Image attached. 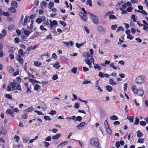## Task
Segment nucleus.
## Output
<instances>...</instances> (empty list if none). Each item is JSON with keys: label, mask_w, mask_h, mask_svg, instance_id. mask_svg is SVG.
Returning <instances> with one entry per match:
<instances>
[{"label": "nucleus", "mask_w": 148, "mask_h": 148, "mask_svg": "<svg viewBox=\"0 0 148 148\" xmlns=\"http://www.w3.org/2000/svg\"><path fill=\"white\" fill-rule=\"evenodd\" d=\"M117 26L116 25H112L111 26V29L112 30H114L116 28Z\"/></svg>", "instance_id": "obj_62"}, {"label": "nucleus", "mask_w": 148, "mask_h": 148, "mask_svg": "<svg viewBox=\"0 0 148 148\" xmlns=\"http://www.w3.org/2000/svg\"><path fill=\"white\" fill-rule=\"evenodd\" d=\"M77 70V68L75 67H73V68L71 69V71L74 74L76 73V72Z\"/></svg>", "instance_id": "obj_41"}, {"label": "nucleus", "mask_w": 148, "mask_h": 148, "mask_svg": "<svg viewBox=\"0 0 148 148\" xmlns=\"http://www.w3.org/2000/svg\"><path fill=\"white\" fill-rule=\"evenodd\" d=\"M86 123L85 122H83L80 123L79 125L76 126V128L80 130L85 125Z\"/></svg>", "instance_id": "obj_8"}, {"label": "nucleus", "mask_w": 148, "mask_h": 148, "mask_svg": "<svg viewBox=\"0 0 148 148\" xmlns=\"http://www.w3.org/2000/svg\"><path fill=\"white\" fill-rule=\"evenodd\" d=\"M31 24H30V25L29 27H28V26H27V27H28V29H32L33 26H32V25L34 23V21L33 20H31V21L30 22Z\"/></svg>", "instance_id": "obj_44"}, {"label": "nucleus", "mask_w": 148, "mask_h": 148, "mask_svg": "<svg viewBox=\"0 0 148 148\" xmlns=\"http://www.w3.org/2000/svg\"><path fill=\"white\" fill-rule=\"evenodd\" d=\"M16 58L20 63L23 64V58L19 55L17 56Z\"/></svg>", "instance_id": "obj_12"}, {"label": "nucleus", "mask_w": 148, "mask_h": 148, "mask_svg": "<svg viewBox=\"0 0 148 148\" xmlns=\"http://www.w3.org/2000/svg\"><path fill=\"white\" fill-rule=\"evenodd\" d=\"M22 30L24 31V33L25 35H28L30 33V32L28 30H25V28H23L22 29Z\"/></svg>", "instance_id": "obj_23"}, {"label": "nucleus", "mask_w": 148, "mask_h": 148, "mask_svg": "<svg viewBox=\"0 0 148 148\" xmlns=\"http://www.w3.org/2000/svg\"><path fill=\"white\" fill-rule=\"evenodd\" d=\"M3 14L4 16H8L10 15V13L8 12H3Z\"/></svg>", "instance_id": "obj_46"}, {"label": "nucleus", "mask_w": 148, "mask_h": 148, "mask_svg": "<svg viewBox=\"0 0 148 148\" xmlns=\"http://www.w3.org/2000/svg\"><path fill=\"white\" fill-rule=\"evenodd\" d=\"M90 143L91 145L94 146H97L99 145L98 140L96 138L91 139L90 140Z\"/></svg>", "instance_id": "obj_2"}, {"label": "nucleus", "mask_w": 148, "mask_h": 148, "mask_svg": "<svg viewBox=\"0 0 148 148\" xmlns=\"http://www.w3.org/2000/svg\"><path fill=\"white\" fill-rule=\"evenodd\" d=\"M30 20V19L28 17H26L24 20V22L23 23V25H24L27 24V22H29Z\"/></svg>", "instance_id": "obj_15"}, {"label": "nucleus", "mask_w": 148, "mask_h": 148, "mask_svg": "<svg viewBox=\"0 0 148 148\" xmlns=\"http://www.w3.org/2000/svg\"><path fill=\"white\" fill-rule=\"evenodd\" d=\"M140 124L142 126H145L146 125V123L145 121H141L140 122Z\"/></svg>", "instance_id": "obj_57"}, {"label": "nucleus", "mask_w": 148, "mask_h": 148, "mask_svg": "<svg viewBox=\"0 0 148 148\" xmlns=\"http://www.w3.org/2000/svg\"><path fill=\"white\" fill-rule=\"evenodd\" d=\"M18 53L22 57L24 56L25 55V52L23 51L22 49H20L18 50Z\"/></svg>", "instance_id": "obj_10"}, {"label": "nucleus", "mask_w": 148, "mask_h": 148, "mask_svg": "<svg viewBox=\"0 0 148 148\" xmlns=\"http://www.w3.org/2000/svg\"><path fill=\"white\" fill-rule=\"evenodd\" d=\"M122 7H120L119 8V9L121 10H125L126 7V5L125 3H124L122 5Z\"/></svg>", "instance_id": "obj_31"}, {"label": "nucleus", "mask_w": 148, "mask_h": 148, "mask_svg": "<svg viewBox=\"0 0 148 148\" xmlns=\"http://www.w3.org/2000/svg\"><path fill=\"white\" fill-rule=\"evenodd\" d=\"M59 23L61 25H63L64 27H65L66 25V23L64 21H60Z\"/></svg>", "instance_id": "obj_50"}, {"label": "nucleus", "mask_w": 148, "mask_h": 148, "mask_svg": "<svg viewBox=\"0 0 148 148\" xmlns=\"http://www.w3.org/2000/svg\"><path fill=\"white\" fill-rule=\"evenodd\" d=\"M34 109V108H33L32 107H31L29 108H27L24 111V113L25 114V112H29L32 111Z\"/></svg>", "instance_id": "obj_20"}, {"label": "nucleus", "mask_w": 148, "mask_h": 148, "mask_svg": "<svg viewBox=\"0 0 148 148\" xmlns=\"http://www.w3.org/2000/svg\"><path fill=\"white\" fill-rule=\"evenodd\" d=\"M2 35L3 36V37H4L5 36L7 33L6 30L5 29H3L2 32Z\"/></svg>", "instance_id": "obj_32"}, {"label": "nucleus", "mask_w": 148, "mask_h": 148, "mask_svg": "<svg viewBox=\"0 0 148 148\" xmlns=\"http://www.w3.org/2000/svg\"><path fill=\"white\" fill-rule=\"evenodd\" d=\"M47 3L45 1H42L41 3V8L43 9V8H46L47 6Z\"/></svg>", "instance_id": "obj_19"}, {"label": "nucleus", "mask_w": 148, "mask_h": 148, "mask_svg": "<svg viewBox=\"0 0 148 148\" xmlns=\"http://www.w3.org/2000/svg\"><path fill=\"white\" fill-rule=\"evenodd\" d=\"M53 66L57 69L60 67V65L59 64V63L57 62L53 65Z\"/></svg>", "instance_id": "obj_28"}, {"label": "nucleus", "mask_w": 148, "mask_h": 148, "mask_svg": "<svg viewBox=\"0 0 148 148\" xmlns=\"http://www.w3.org/2000/svg\"><path fill=\"white\" fill-rule=\"evenodd\" d=\"M50 26L51 28H52L54 26L57 25L58 24L57 22L56 21L53 20L51 21V20L50 19Z\"/></svg>", "instance_id": "obj_7"}, {"label": "nucleus", "mask_w": 148, "mask_h": 148, "mask_svg": "<svg viewBox=\"0 0 148 148\" xmlns=\"http://www.w3.org/2000/svg\"><path fill=\"white\" fill-rule=\"evenodd\" d=\"M79 107V104L78 103H76L75 104L74 107L75 108L77 109Z\"/></svg>", "instance_id": "obj_56"}, {"label": "nucleus", "mask_w": 148, "mask_h": 148, "mask_svg": "<svg viewBox=\"0 0 148 148\" xmlns=\"http://www.w3.org/2000/svg\"><path fill=\"white\" fill-rule=\"evenodd\" d=\"M54 5V3L53 2H49V3L48 7L49 9H51Z\"/></svg>", "instance_id": "obj_37"}, {"label": "nucleus", "mask_w": 148, "mask_h": 148, "mask_svg": "<svg viewBox=\"0 0 148 148\" xmlns=\"http://www.w3.org/2000/svg\"><path fill=\"white\" fill-rule=\"evenodd\" d=\"M132 89L133 91L135 93H136V92L138 91L136 88V87L135 86H133Z\"/></svg>", "instance_id": "obj_38"}, {"label": "nucleus", "mask_w": 148, "mask_h": 148, "mask_svg": "<svg viewBox=\"0 0 148 148\" xmlns=\"http://www.w3.org/2000/svg\"><path fill=\"white\" fill-rule=\"evenodd\" d=\"M44 118L46 121H51V119L48 116H44Z\"/></svg>", "instance_id": "obj_34"}, {"label": "nucleus", "mask_w": 148, "mask_h": 148, "mask_svg": "<svg viewBox=\"0 0 148 148\" xmlns=\"http://www.w3.org/2000/svg\"><path fill=\"white\" fill-rule=\"evenodd\" d=\"M88 13L90 14V18L92 20V21L95 24H98V22L97 17L90 12H88Z\"/></svg>", "instance_id": "obj_4"}, {"label": "nucleus", "mask_w": 148, "mask_h": 148, "mask_svg": "<svg viewBox=\"0 0 148 148\" xmlns=\"http://www.w3.org/2000/svg\"><path fill=\"white\" fill-rule=\"evenodd\" d=\"M145 79V77L143 75H141L138 77L136 79V82L138 84H142L144 83Z\"/></svg>", "instance_id": "obj_1"}, {"label": "nucleus", "mask_w": 148, "mask_h": 148, "mask_svg": "<svg viewBox=\"0 0 148 148\" xmlns=\"http://www.w3.org/2000/svg\"><path fill=\"white\" fill-rule=\"evenodd\" d=\"M56 114V112L55 110H52L50 111L49 112V114H51V115H53V114Z\"/></svg>", "instance_id": "obj_61"}, {"label": "nucleus", "mask_w": 148, "mask_h": 148, "mask_svg": "<svg viewBox=\"0 0 148 148\" xmlns=\"http://www.w3.org/2000/svg\"><path fill=\"white\" fill-rule=\"evenodd\" d=\"M123 27L121 26L119 27H118L117 30H116V31L117 32H119L120 31H123Z\"/></svg>", "instance_id": "obj_54"}, {"label": "nucleus", "mask_w": 148, "mask_h": 148, "mask_svg": "<svg viewBox=\"0 0 148 148\" xmlns=\"http://www.w3.org/2000/svg\"><path fill=\"white\" fill-rule=\"evenodd\" d=\"M43 144H44L45 146L46 147H47L50 145V144L49 143H48L47 142H46V141L44 142Z\"/></svg>", "instance_id": "obj_48"}, {"label": "nucleus", "mask_w": 148, "mask_h": 148, "mask_svg": "<svg viewBox=\"0 0 148 148\" xmlns=\"http://www.w3.org/2000/svg\"><path fill=\"white\" fill-rule=\"evenodd\" d=\"M29 139V138L27 136L24 137L23 138V142L24 143H26Z\"/></svg>", "instance_id": "obj_27"}, {"label": "nucleus", "mask_w": 148, "mask_h": 148, "mask_svg": "<svg viewBox=\"0 0 148 148\" xmlns=\"http://www.w3.org/2000/svg\"><path fill=\"white\" fill-rule=\"evenodd\" d=\"M127 119L130 120V122H133L134 121V117L133 116H127Z\"/></svg>", "instance_id": "obj_26"}, {"label": "nucleus", "mask_w": 148, "mask_h": 148, "mask_svg": "<svg viewBox=\"0 0 148 148\" xmlns=\"http://www.w3.org/2000/svg\"><path fill=\"white\" fill-rule=\"evenodd\" d=\"M133 36H132V35L129 34L127 36V38L130 40H132L133 38Z\"/></svg>", "instance_id": "obj_53"}, {"label": "nucleus", "mask_w": 148, "mask_h": 148, "mask_svg": "<svg viewBox=\"0 0 148 148\" xmlns=\"http://www.w3.org/2000/svg\"><path fill=\"white\" fill-rule=\"evenodd\" d=\"M34 64L36 66H39L41 65V64L40 63H38L37 62H34Z\"/></svg>", "instance_id": "obj_64"}, {"label": "nucleus", "mask_w": 148, "mask_h": 148, "mask_svg": "<svg viewBox=\"0 0 148 148\" xmlns=\"http://www.w3.org/2000/svg\"><path fill=\"white\" fill-rule=\"evenodd\" d=\"M10 86H11L12 90H14L15 89L16 84L15 82H11L10 83Z\"/></svg>", "instance_id": "obj_13"}, {"label": "nucleus", "mask_w": 148, "mask_h": 148, "mask_svg": "<svg viewBox=\"0 0 148 148\" xmlns=\"http://www.w3.org/2000/svg\"><path fill=\"white\" fill-rule=\"evenodd\" d=\"M15 8H14L12 7L9 8L8 10L11 13H14L16 12Z\"/></svg>", "instance_id": "obj_22"}, {"label": "nucleus", "mask_w": 148, "mask_h": 148, "mask_svg": "<svg viewBox=\"0 0 148 148\" xmlns=\"http://www.w3.org/2000/svg\"><path fill=\"white\" fill-rule=\"evenodd\" d=\"M144 139L143 138H139L137 141V143H143L144 142Z\"/></svg>", "instance_id": "obj_36"}, {"label": "nucleus", "mask_w": 148, "mask_h": 148, "mask_svg": "<svg viewBox=\"0 0 148 148\" xmlns=\"http://www.w3.org/2000/svg\"><path fill=\"white\" fill-rule=\"evenodd\" d=\"M79 13V16L84 21H86L87 20V16L86 15L83 14L82 12Z\"/></svg>", "instance_id": "obj_6"}, {"label": "nucleus", "mask_w": 148, "mask_h": 148, "mask_svg": "<svg viewBox=\"0 0 148 148\" xmlns=\"http://www.w3.org/2000/svg\"><path fill=\"white\" fill-rule=\"evenodd\" d=\"M40 29H41V30L42 31H46L47 29L44 27V26L43 25H41L40 26Z\"/></svg>", "instance_id": "obj_59"}, {"label": "nucleus", "mask_w": 148, "mask_h": 148, "mask_svg": "<svg viewBox=\"0 0 148 148\" xmlns=\"http://www.w3.org/2000/svg\"><path fill=\"white\" fill-rule=\"evenodd\" d=\"M15 50V48L13 47H10L9 49V51L10 52H11L12 53H13L14 52V51Z\"/></svg>", "instance_id": "obj_45"}, {"label": "nucleus", "mask_w": 148, "mask_h": 148, "mask_svg": "<svg viewBox=\"0 0 148 148\" xmlns=\"http://www.w3.org/2000/svg\"><path fill=\"white\" fill-rule=\"evenodd\" d=\"M85 62L87 64H88L90 68L92 67V64L90 63V61L89 59L87 58L85 60Z\"/></svg>", "instance_id": "obj_16"}, {"label": "nucleus", "mask_w": 148, "mask_h": 148, "mask_svg": "<svg viewBox=\"0 0 148 148\" xmlns=\"http://www.w3.org/2000/svg\"><path fill=\"white\" fill-rule=\"evenodd\" d=\"M14 138H15L16 139V142H18L19 139V137L17 135H16L14 136Z\"/></svg>", "instance_id": "obj_58"}, {"label": "nucleus", "mask_w": 148, "mask_h": 148, "mask_svg": "<svg viewBox=\"0 0 148 148\" xmlns=\"http://www.w3.org/2000/svg\"><path fill=\"white\" fill-rule=\"evenodd\" d=\"M110 67H112L113 69H117V67L114 66V64L111 62L110 64Z\"/></svg>", "instance_id": "obj_49"}, {"label": "nucleus", "mask_w": 148, "mask_h": 148, "mask_svg": "<svg viewBox=\"0 0 148 148\" xmlns=\"http://www.w3.org/2000/svg\"><path fill=\"white\" fill-rule=\"evenodd\" d=\"M36 21L38 23H40L42 22V18H37L36 19Z\"/></svg>", "instance_id": "obj_55"}, {"label": "nucleus", "mask_w": 148, "mask_h": 148, "mask_svg": "<svg viewBox=\"0 0 148 148\" xmlns=\"http://www.w3.org/2000/svg\"><path fill=\"white\" fill-rule=\"evenodd\" d=\"M104 125L106 129L110 127V126L108 125V121L106 120L104 121Z\"/></svg>", "instance_id": "obj_33"}, {"label": "nucleus", "mask_w": 148, "mask_h": 148, "mask_svg": "<svg viewBox=\"0 0 148 148\" xmlns=\"http://www.w3.org/2000/svg\"><path fill=\"white\" fill-rule=\"evenodd\" d=\"M40 88V86L39 85L36 84L35 85L34 90L37 91Z\"/></svg>", "instance_id": "obj_30"}, {"label": "nucleus", "mask_w": 148, "mask_h": 148, "mask_svg": "<svg viewBox=\"0 0 148 148\" xmlns=\"http://www.w3.org/2000/svg\"><path fill=\"white\" fill-rule=\"evenodd\" d=\"M106 88L109 92H111L112 91V87L110 86H107L106 87Z\"/></svg>", "instance_id": "obj_40"}, {"label": "nucleus", "mask_w": 148, "mask_h": 148, "mask_svg": "<svg viewBox=\"0 0 148 148\" xmlns=\"http://www.w3.org/2000/svg\"><path fill=\"white\" fill-rule=\"evenodd\" d=\"M61 136L60 134H56V135L53 136L52 137V138L53 139H56L58 138Z\"/></svg>", "instance_id": "obj_24"}, {"label": "nucleus", "mask_w": 148, "mask_h": 148, "mask_svg": "<svg viewBox=\"0 0 148 148\" xmlns=\"http://www.w3.org/2000/svg\"><path fill=\"white\" fill-rule=\"evenodd\" d=\"M137 133V136L138 137H140L143 135L141 132H140V130H138Z\"/></svg>", "instance_id": "obj_35"}, {"label": "nucleus", "mask_w": 148, "mask_h": 148, "mask_svg": "<svg viewBox=\"0 0 148 148\" xmlns=\"http://www.w3.org/2000/svg\"><path fill=\"white\" fill-rule=\"evenodd\" d=\"M113 14V12H111L109 11L108 12L106 15H105V17H106L108 16L109 18L110 19H116V17L114 15H112Z\"/></svg>", "instance_id": "obj_3"}, {"label": "nucleus", "mask_w": 148, "mask_h": 148, "mask_svg": "<svg viewBox=\"0 0 148 148\" xmlns=\"http://www.w3.org/2000/svg\"><path fill=\"white\" fill-rule=\"evenodd\" d=\"M97 28V30L100 33L103 34L106 32V29L101 26H98Z\"/></svg>", "instance_id": "obj_5"}, {"label": "nucleus", "mask_w": 148, "mask_h": 148, "mask_svg": "<svg viewBox=\"0 0 148 148\" xmlns=\"http://www.w3.org/2000/svg\"><path fill=\"white\" fill-rule=\"evenodd\" d=\"M109 84L112 86L115 85L117 84V83L116 82H114V81L112 79H110L109 81Z\"/></svg>", "instance_id": "obj_17"}, {"label": "nucleus", "mask_w": 148, "mask_h": 148, "mask_svg": "<svg viewBox=\"0 0 148 148\" xmlns=\"http://www.w3.org/2000/svg\"><path fill=\"white\" fill-rule=\"evenodd\" d=\"M136 93L138 95L142 97L144 94V91L141 89H138L137 92H136Z\"/></svg>", "instance_id": "obj_9"}, {"label": "nucleus", "mask_w": 148, "mask_h": 148, "mask_svg": "<svg viewBox=\"0 0 148 148\" xmlns=\"http://www.w3.org/2000/svg\"><path fill=\"white\" fill-rule=\"evenodd\" d=\"M12 7L16 8L17 7V3L16 1H14L11 3Z\"/></svg>", "instance_id": "obj_14"}, {"label": "nucleus", "mask_w": 148, "mask_h": 148, "mask_svg": "<svg viewBox=\"0 0 148 148\" xmlns=\"http://www.w3.org/2000/svg\"><path fill=\"white\" fill-rule=\"evenodd\" d=\"M83 56L85 58H88L90 56V54L88 52H85L83 53Z\"/></svg>", "instance_id": "obj_18"}, {"label": "nucleus", "mask_w": 148, "mask_h": 148, "mask_svg": "<svg viewBox=\"0 0 148 148\" xmlns=\"http://www.w3.org/2000/svg\"><path fill=\"white\" fill-rule=\"evenodd\" d=\"M93 65L95 69H97L99 71H100L102 68V67L100 66L98 64L94 63Z\"/></svg>", "instance_id": "obj_11"}, {"label": "nucleus", "mask_w": 148, "mask_h": 148, "mask_svg": "<svg viewBox=\"0 0 148 148\" xmlns=\"http://www.w3.org/2000/svg\"><path fill=\"white\" fill-rule=\"evenodd\" d=\"M83 83L84 84H87L88 83H91V81H88L87 80H84L83 82Z\"/></svg>", "instance_id": "obj_52"}, {"label": "nucleus", "mask_w": 148, "mask_h": 148, "mask_svg": "<svg viewBox=\"0 0 148 148\" xmlns=\"http://www.w3.org/2000/svg\"><path fill=\"white\" fill-rule=\"evenodd\" d=\"M86 4L87 5H89L90 6L92 5V3L91 0H87L86 1Z\"/></svg>", "instance_id": "obj_39"}, {"label": "nucleus", "mask_w": 148, "mask_h": 148, "mask_svg": "<svg viewBox=\"0 0 148 148\" xmlns=\"http://www.w3.org/2000/svg\"><path fill=\"white\" fill-rule=\"evenodd\" d=\"M12 111L11 110L8 109L6 111L5 113L7 114H10L12 113Z\"/></svg>", "instance_id": "obj_51"}, {"label": "nucleus", "mask_w": 148, "mask_h": 148, "mask_svg": "<svg viewBox=\"0 0 148 148\" xmlns=\"http://www.w3.org/2000/svg\"><path fill=\"white\" fill-rule=\"evenodd\" d=\"M82 119V117L80 116H78L76 117V121H77L79 122H80Z\"/></svg>", "instance_id": "obj_43"}, {"label": "nucleus", "mask_w": 148, "mask_h": 148, "mask_svg": "<svg viewBox=\"0 0 148 148\" xmlns=\"http://www.w3.org/2000/svg\"><path fill=\"white\" fill-rule=\"evenodd\" d=\"M139 122V119L137 117H136L135 119V122L134 123V125H137L138 124Z\"/></svg>", "instance_id": "obj_42"}, {"label": "nucleus", "mask_w": 148, "mask_h": 148, "mask_svg": "<svg viewBox=\"0 0 148 148\" xmlns=\"http://www.w3.org/2000/svg\"><path fill=\"white\" fill-rule=\"evenodd\" d=\"M110 119L112 120H116L118 119V118L117 116L114 115V116H111L110 117Z\"/></svg>", "instance_id": "obj_25"}, {"label": "nucleus", "mask_w": 148, "mask_h": 148, "mask_svg": "<svg viewBox=\"0 0 148 148\" xmlns=\"http://www.w3.org/2000/svg\"><path fill=\"white\" fill-rule=\"evenodd\" d=\"M68 142L66 141H64L62 143H60L58 145V147H63L65 145H66L67 143Z\"/></svg>", "instance_id": "obj_21"}, {"label": "nucleus", "mask_w": 148, "mask_h": 148, "mask_svg": "<svg viewBox=\"0 0 148 148\" xmlns=\"http://www.w3.org/2000/svg\"><path fill=\"white\" fill-rule=\"evenodd\" d=\"M133 8L132 7H130L126 9V10L128 12H132Z\"/></svg>", "instance_id": "obj_60"}, {"label": "nucleus", "mask_w": 148, "mask_h": 148, "mask_svg": "<svg viewBox=\"0 0 148 148\" xmlns=\"http://www.w3.org/2000/svg\"><path fill=\"white\" fill-rule=\"evenodd\" d=\"M45 140L46 141H50L51 140V137L50 136H48L45 138Z\"/></svg>", "instance_id": "obj_63"}, {"label": "nucleus", "mask_w": 148, "mask_h": 148, "mask_svg": "<svg viewBox=\"0 0 148 148\" xmlns=\"http://www.w3.org/2000/svg\"><path fill=\"white\" fill-rule=\"evenodd\" d=\"M106 129L107 133L110 135L111 134H112L111 130L110 129V127Z\"/></svg>", "instance_id": "obj_47"}, {"label": "nucleus", "mask_w": 148, "mask_h": 148, "mask_svg": "<svg viewBox=\"0 0 148 148\" xmlns=\"http://www.w3.org/2000/svg\"><path fill=\"white\" fill-rule=\"evenodd\" d=\"M76 117H75V116H71V117H66V119H69L70 120H71V119H72L73 120H74L75 121H76Z\"/></svg>", "instance_id": "obj_29"}]
</instances>
